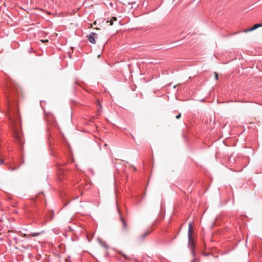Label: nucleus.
Here are the masks:
<instances>
[{
  "label": "nucleus",
  "instance_id": "2",
  "mask_svg": "<svg viewBox=\"0 0 262 262\" xmlns=\"http://www.w3.org/2000/svg\"><path fill=\"white\" fill-rule=\"evenodd\" d=\"M194 233L192 224L191 222L189 223L188 231V246L191 251L193 255L194 254V248L195 243L193 238V233Z\"/></svg>",
  "mask_w": 262,
  "mask_h": 262
},
{
  "label": "nucleus",
  "instance_id": "11",
  "mask_svg": "<svg viewBox=\"0 0 262 262\" xmlns=\"http://www.w3.org/2000/svg\"><path fill=\"white\" fill-rule=\"evenodd\" d=\"M112 19L113 20V21H117V18L116 17L114 16V17H113L112 18Z\"/></svg>",
  "mask_w": 262,
  "mask_h": 262
},
{
  "label": "nucleus",
  "instance_id": "1",
  "mask_svg": "<svg viewBox=\"0 0 262 262\" xmlns=\"http://www.w3.org/2000/svg\"><path fill=\"white\" fill-rule=\"evenodd\" d=\"M11 127L13 132V137L20 145L24 144V139L20 128V117L19 114L14 113L12 116H9Z\"/></svg>",
  "mask_w": 262,
  "mask_h": 262
},
{
  "label": "nucleus",
  "instance_id": "9",
  "mask_svg": "<svg viewBox=\"0 0 262 262\" xmlns=\"http://www.w3.org/2000/svg\"><path fill=\"white\" fill-rule=\"evenodd\" d=\"M107 23H110V24L111 26L113 25V20L112 19L111 20H107Z\"/></svg>",
  "mask_w": 262,
  "mask_h": 262
},
{
  "label": "nucleus",
  "instance_id": "4",
  "mask_svg": "<svg viewBox=\"0 0 262 262\" xmlns=\"http://www.w3.org/2000/svg\"><path fill=\"white\" fill-rule=\"evenodd\" d=\"M151 232V231H147L143 233V234H142L141 235H140V236H139L136 238L137 242L138 243H142L144 241L145 237L148 234H149Z\"/></svg>",
  "mask_w": 262,
  "mask_h": 262
},
{
  "label": "nucleus",
  "instance_id": "15",
  "mask_svg": "<svg viewBox=\"0 0 262 262\" xmlns=\"http://www.w3.org/2000/svg\"><path fill=\"white\" fill-rule=\"evenodd\" d=\"M4 163V160L3 159H0V163L2 164Z\"/></svg>",
  "mask_w": 262,
  "mask_h": 262
},
{
  "label": "nucleus",
  "instance_id": "17",
  "mask_svg": "<svg viewBox=\"0 0 262 262\" xmlns=\"http://www.w3.org/2000/svg\"><path fill=\"white\" fill-rule=\"evenodd\" d=\"M191 262H195V259H192Z\"/></svg>",
  "mask_w": 262,
  "mask_h": 262
},
{
  "label": "nucleus",
  "instance_id": "3",
  "mask_svg": "<svg viewBox=\"0 0 262 262\" xmlns=\"http://www.w3.org/2000/svg\"><path fill=\"white\" fill-rule=\"evenodd\" d=\"M97 34H96L95 32H91L89 35H87V38L89 41L95 44L96 43V40L95 39L97 38Z\"/></svg>",
  "mask_w": 262,
  "mask_h": 262
},
{
  "label": "nucleus",
  "instance_id": "8",
  "mask_svg": "<svg viewBox=\"0 0 262 262\" xmlns=\"http://www.w3.org/2000/svg\"><path fill=\"white\" fill-rule=\"evenodd\" d=\"M39 234H40V233H38V232L33 233L31 234L32 236H33V237L38 236Z\"/></svg>",
  "mask_w": 262,
  "mask_h": 262
},
{
  "label": "nucleus",
  "instance_id": "18",
  "mask_svg": "<svg viewBox=\"0 0 262 262\" xmlns=\"http://www.w3.org/2000/svg\"><path fill=\"white\" fill-rule=\"evenodd\" d=\"M31 50L32 49H30V50L29 51L30 53L32 52Z\"/></svg>",
  "mask_w": 262,
  "mask_h": 262
},
{
  "label": "nucleus",
  "instance_id": "12",
  "mask_svg": "<svg viewBox=\"0 0 262 262\" xmlns=\"http://www.w3.org/2000/svg\"><path fill=\"white\" fill-rule=\"evenodd\" d=\"M180 117H181V114L179 113V114L176 116V119H179L180 118Z\"/></svg>",
  "mask_w": 262,
  "mask_h": 262
},
{
  "label": "nucleus",
  "instance_id": "13",
  "mask_svg": "<svg viewBox=\"0 0 262 262\" xmlns=\"http://www.w3.org/2000/svg\"><path fill=\"white\" fill-rule=\"evenodd\" d=\"M215 77L216 80L218 79V75L216 73H215Z\"/></svg>",
  "mask_w": 262,
  "mask_h": 262
},
{
  "label": "nucleus",
  "instance_id": "16",
  "mask_svg": "<svg viewBox=\"0 0 262 262\" xmlns=\"http://www.w3.org/2000/svg\"><path fill=\"white\" fill-rule=\"evenodd\" d=\"M62 171H59V174H62Z\"/></svg>",
  "mask_w": 262,
  "mask_h": 262
},
{
  "label": "nucleus",
  "instance_id": "7",
  "mask_svg": "<svg viewBox=\"0 0 262 262\" xmlns=\"http://www.w3.org/2000/svg\"><path fill=\"white\" fill-rule=\"evenodd\" d=\"M53 217H54V213H53V212L52 211V212H51V213L49 215L48 217H49V220H52Z\"/></svg>",
  "mask_w": 262,
  "mask_h": 262
},
{
  "label": "nucleus",
  "instance_id": "14",
  "mask_svg": "<svg viewBox=\"0 0 262 262\" xmlns=\"http://www.w3.org/2000/svg\"><path fill=\"white\" fill-rule=\"evenodd\" d=\"M47 123H48V129H50V126H49V121H47Z\"/></svg>",
  "mask_w": 262,
  "mask_h": 262
},
{
  "label": "nucleus",
  "instance_id": "10",
  "mask_svg": "<svg viewBox=\"0 0 262 262\" xmlns=\"http://www.w3.org/2000/svg\"><path fill=\"white\" fill-rule=\"evenodd\" d=\"M16 169H17V168H16V167H10V168H9V169H10V170H16Z\"/></svg>",
  "mask_w": 262,
  "mask_h": 262
},
{
  "label": "nucleus",
  "instance_id": "5",
  "mask_svg": "<svg viewBox=\"0 0 262 262\" xmlns=\"http://www.w3.org/2000/svg\"><path fill=\"white\" fill-rule=\"evenodd\" d=\"M260 27H262V23L256 24L252 27L247 29V30L244 31V32L247 33L248 32L252 31Z\"/></svg>",
  "mask_w": 262,
  "mask_h": 262
},
{
  "label": "nucleus",
  "instance_id": "6",
  "mask_svg": "<svg viewBox=\"0 0 262 262\" xmlns=\"http://www.w3.org/2000/svg\"><path fill=\"white\" fill-rule=\"evenodd\" d=\"M121 220L122 223L123 230H127V224H126L124 219H123L122 217H121Z\"/></svg>",
  "mask_w": 262,
  "mask_h": 262
}]
</instances>
